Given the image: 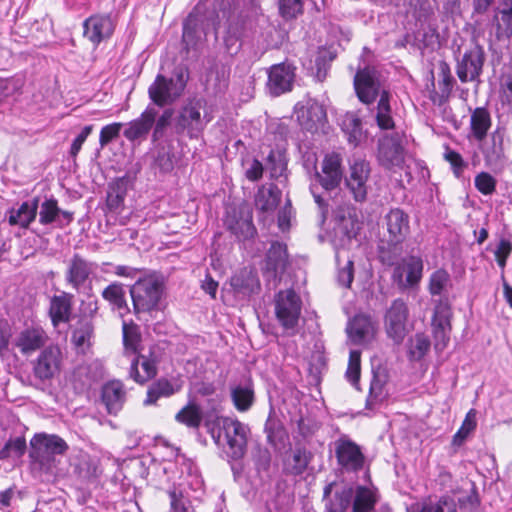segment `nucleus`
Wrapping results in <instances>:
<instances>
[{"mask_svg":"<svg viewBox=\"0 0 512 512\" xmlns=\"http://www.w3.org/2000/svg\"><path fill=\"white\" fill-rule=\"evenodd\" d=\"M68 450L66 441L56 434L38 433L30 440L31 467L47 475H56L61 464L60 456Z\"/></svg>","mask_w":512,"mask_h":512,"instance_id":"1","label":"nucleus"},{"mask_svg":"<svg viewBox=\"0 0 512 512\" xmlns=\"http://www.w3.org/2000/svg\"><path fill=\"white\" fill-rule=\"evenodd\" d=\"M216 425L224 432V439L228 446L227 453L230 457L241 458L246 451L248 426L232 418L217 419L216 422L207 419L205 426L217 444L221 442V433L220 430H216Z\"/></svg>","mask_w":512,"mask_h":512,"instance_id":"2","label":"nucleus"},{"mask_svg":"<svg viewBox=\"0 0 512 512\" xmlns=\"http://www.w3.org/2000/svg\"><path fill=\"white\" fill-rule=\"evenodd\" d=\"M380 258L384 264L393 267L391 281L400 291L412 289L419 285L424 268L420 257L412 255L395 261L389 254L382 253Z\"/></svg>","mask_w":512,"mask_h":512,"instance_id":"3","label":"nucleus"},{"mask_svg":"<svg viewBox=\"0 0 512 512\" xmlns=\"http://www.w3.org/2000/svg\"><path fill=\"white\" fill-rule=\"evenodd\" d=\"M163 291V280L156 274L138 279L130 289L135 313L157 310Z\"/></svg>","mask_w":512,"mask_h":512,"instance_id":"4","label":"nucleus"},{"mask_svg":"<svg viewBox=\"0 0 512 512\" xmlns=\"http://www.w3.org/2000/svg\"><path fill=\"white\" fill-rule=\"evenodd\" d=\"M187 78L188 74L183 68H177L173 78L157 75L148 89L151 101L159 107L172 104L182 94Z\"/></svg>","mask_w":512,"mask_h":512,"instance_id":"5","label":"nucleus"},{"mask_svg":"<svg viewBox=\"0 0 512 512\" xmlns=\"http://www.w3.org/2000/svg\"><path fill=\"white\" fill-rule=\"evenodd\" d=\"M384 329L386 335L394 344L400 345L408 335L409 308L407 303L397 298L393 300L384 314Z\"/></svg>","mask_w":512,"mask_h":512,"instance_id":"6","label":"nucleus"},{"mask_svg":"<svg viewBox=\"0 0 512 512\" xmlns=\"http://www.w3.org/2000/svg\"><path fill=\"white\" fill-rule=\"evenodd\" d=\"M204 106L201 101H191L179 112L176 121L177 132H187L190 138H198L206 125L212 120L208 113L202 115Z\"/></svg>","mask_w":512,"mask_h":512,"instance_id":"7","label":"nucleus"},{"mask_svg":"<svg viewBox=\"0 0 512 512\" xmlns=\"http://www.w3.org/2000/svg\"><path fill=\"white\" fill-rule=\"evenodd\" d=\"M370 175L369 162L361 157H353L349 162L345 184L355 201L363 202L367 199Z\"/></svg>","mask_w":512,"mask_h":512,"instance_id":"8","label":"nucleus"},{"mask_svg":"<svg viewBox=\"0 0 512 512\" xmlns=\"http://www.w3.org/2000/svg\"><path fill=\"white\" fill-rule=\"evenodd\" d=\"M275 313L278 321L286 329L294 328L301 313V300L295 291H280L275 298Z\"/></svg>","mask_w":512,"mask_h":512,"instance_id":"9","label":"nucleus"},{"mask_svg":"<svg viewBox=\"0 0 512 512\" xmlns=\"http://www.w3.org/2000/svg\"><path fill=\"white\" fill-rule=\"evenodd\" d=\"M452 311L446 300H439L435 306L431 327L434 338V347L443 351L450 340Z\"/></svg>","mask_w":512,"mask_h":512,"instance_id":"10","label":"nucleus"},{"mask_svg":"<svg viewBox=\"0 0 512 512\" xmlns=\"http://www.w3.org/2000/svg\"><path fill=\"white\" fill-rule=\"evenodd\" d=\"M485 62V52L481 45L475 44L465 51L458 61L456 74L462 83L472 82L479 78Z\"/></svg>","mask_w":512,"mask_h":512,"instance_id":"11","label":"nucleus"},{"mask_svg":"<svg viewBox=\"0 0 512 512\" xmlns=\"http://www.w3.org/2000/svg\"><path fill=\"white\" fill-rule=\"evenodd\" d=\"M226 227L240 240H247L256 234L252 214L247 207L234 208L227 212Z\"/></svg>","mask_w":512,"mask_h":512,"instance_id":"12","label":"nucleus"},{"mask_svg":"<svg viewBox=\"0 0 512 512\" xmlns=\"http://www.w3.org/2000/svg\"><path fill=\"white\" fill-rule=\"evenodd\" d=\"M294 68L288 64L281 63L273 65L268 73L267 88L271 95L279 96L289 92L294 82Z\"/></svg>","mask_w":512,"mask_h":512,"instance_id":"13","label":"nucleus"},{"mask_svg":"<svg viewBox=\"0 0 512 512\" xmlns=\"http://www.w3.org/2000/svg\"><path fill=\"white\" fill-rule=\"evenodd\" d=\"M388 242L402 243L410 232L409 216L399 208L391 209L385 216Z\"/></svg>","mask_w":512,"mask_h":512,"instance_id":"14","label":"nucleus"},{"mask_svg":"<svg viewBox=\"0 0 512 512\" xmlns=\"http://www.w3.org/2000/svg\"><path fill=\"white\" fill-rule=\"evenodd\" d=\"M378 161L386 169L400 167L404 161V150L395 137L385 136L379 140Z\"/></svg>","mask_w":512,"mask_h":512,"instance_id":"15","label":"nucleus"},{"mask_svg":"<svg viewBox=\"0 0 512 512\" xmlns=\"http://www.w3.org/2000/svg\"><path fill=\"white\" fill-rule=\"evenodd\" d=\"M62 353L59 347L49 346L44 349L34 367L35 375L42 379H50L60 371Z\"/></svg>","mask_w":512,"mask_h":512,"instance_id":"16","label":"nucleus"},{"mask_svg":"<svg viewBox=\"0 0 512 512\" xmlns=\"http://www.w3.org/2000/svg\"><path fill=\"white\" fill-rule=\"evenodd\" d=\"M294 113L299 125L306 131L315 133L318 131L320 121V104L316 99L306 98L298 102Z\"/></svg>","mask_w":512,"mask_h":512,"instance_id":"17","label":"nucleus"},{"mask_svg":"<svg viewBox=\"0 0 512 512\" xmlns=\"http://www.w3.org/2000/svg\"><path fill=\"white\" fill-rule=\"evenodd\" d=\"M346 331L354 344H365L374 339L376 325L370 316L358 314L349 321Z\"/></svg>","mask_w":512,"mask_h":512,"instance_id":"18","label":"nucleus"},{"mask_svg":"<svg viewBox=\"0 0 512 512\" xmlns=\"http://www.w3.org/2000/svg\"><path fill=\"white\" fill-rule=\"evenodd\" d=\"M156 116V109L152 106H148L138 118L125 125L123 131L124 137L131 142L146 138L154 125Z\"/></svg>","mask_w":512,"mask_h":512,"instance_id":"19","label":"nucleus"},{"mask_svg":"<svg viewBox=\"0 0 512 512\" xmlns=\"http://www.w3.org/2000/svg\"><path fill=\"white\" fill-rule=\"evenodd\" d=\"M335 452L338 462L348 470L361 469L364 456L358 445L348 439H339L335 442Z\"/></svg>","mask_w":512,"mask_h":512,"instance_id":"20","label":"nucleus"},{"mask_svg":"<svg viewBox=\"0 0 512 512\" xmlns=\"http://www.w3.org/2000/svg\"><path fill=\"white\" fill-rule=\"evenodd\" d=\"M96 265L75 254L68 263L66 281L73 289L79 290L89 276L94 272Z\"/></svg>","mask_w":512,"mask_h":512,"instance_id":"21","label":"nucleus"},{"mask_svg":"<svg viewBox=\"0 0 512 512\" xmlns=\"http://www.w3.org/2000/svg\"><path fill=\"white\" fill-rule=\"evenodd\" d=\"M353 496L352 487L343 483H331L324 489V498L328 500L327 512H345Z\"/></svg>","mask_w":512,"mask_h":512,"instance_id":"22","label":"nucleus"},{"mask_svg":"<svg viewBox=\"0 0 512 512\" xmlns=\"http://www.w3.org/2000/svg\"><path fill=\"white\" fill-rule=\"evenodd\" d=\"M343 178L342 155L331 152L322 161V188L332 190L339 186Z\"/></svg>","mask_w":512,"mask_h":512,"instance_id":"23","label":"nucleus"},{"mask_svg":"<svg viewBox=\"0 0 512 512\" xmlns=\"http://www.w3.org/2000/svg\"><path fill=\"white\" fill-rule=\"evenodd\" d=\"M84 36L93 44L109 38L114 31V24L109 16L93 15L84 22Z\"/></svg>","mask_w":512,"mask_h":512,"instance_id":"24","label":"nucleus"},{"mask_svg":"<svg viewBox=\"0 0 512 512\" xmlns=\"http://www.w3.org/2000/svg\"><path fill=\"white\" fill-rule=\"evenodd\" d=\"M354 86L357 95L362 102L367 104L373 102L379 89L375 70L371 68L359 70L354 78Z\"/></svg>","mask_w":512,"mask_h":512,"instance_id":"25","label":"nucleus"},{"mask_svg":"<svg viewBox=\"0 0 512 512\" xmlns=\"http://www.w3.org/2000/svg\"><path fill=\"white\" fill-rule=\"evenodd\" d=\"M281 191L277 186H261L255 196V207L264 221L271 216L280 201Z\"/></svg>","mask_w":512,"mask_h":512,"instance_id":"26","label":"nucleus"},{"mask_svg":"<svg viewBox=\"0 0 512 512\" xmlns=\"http://www.w3.org/2000/svg\"><path fill=\"white\" fill-rule=\"evenodd\" d=\"M45 332L38 327L26 328L15 338L14 343L23 354H30L41 348L46 342Z\"/></svg>","mask_w":512,"mask_h":512,"instance_id":"27","label":"nucleus"},{"mask_svg":"<svg viewBox=\"0 0 512 512\" xmlns=\"http://www.w3.org/2000/svg\"><path fill=\"white\" fill-rule=\"evenodd\" d=\"M94 325L91 320H80L72 331L71 343L77 353L86 354L93 343Z\"/></svg>","mask_w":512,"mask_h":512,"instance_id":"28","label":"nucleus"},{"mask_svg":"<svg viewBox=\"0 0 512 512\" xmlns=\"http://www.w3.org/2000/svg\"><path fill=\"white\" fill-rule=\"evenodd\" d=\"M125 390L120 381H110L102 388V401L110 414H116L125 401Z\"/></svg>","mask_w":512,"mask_h":512,"instance_id":"29","label":"nucleus"},{"mask_svg":"<svg viewBox=\"0 0 512 512\" xmlns=\"http://www.w3.org/2000/svg\"><path fill=\"white\" fill-rule=\"evenodd\" d=\"M234 292L240 296H250L260 288L259 279L252 270L243 269L230 280Z\"/></svg>","mask_w":512,"mask_h":512,"instance_id":"30","label":"nucleus"},{"mask_svg":"<svg viewBox=\"0 0 512 512\" xmlns=\"http://www.w3.org/2000/svg\"><path fill=\"white\" fill-rule=\"evenodd\" d=\"M38 200L23 202L17 209L8 211V222L12 226L27 228L37 215Z\"/></svg>","mask_w":512,"mask_h":512,"instance_id":"31","label":"nucleus"},{"mask_svg":"<svg viewBox=\"0 0 512 512\" xmlns=\"http://www.w3.org/2000/svg\"><path fill=\"white\" fill-rule=\"evenodd\" d=\"M129 374L135 382L143 384L156 376L157 368L154 361L135 356L131 359Z\"/></svg>","mask_w":512,"mask_h":512,"instance_id":"32","label":"nucleus"},{"mask_svg":"<svg viewBox=\"0 0 512 512\" xmlns=\"http://www.w3.org/2000/svg\"><path fill=\"white\" fill-rule=\"evenodd\" d=\"M480 150L483 154L486 166L489 168H495L501 165L504 151L501 137L492 135L491 138L483 142L480 146Z\"/></svg>","mask_w":512,"mask_h":512,"instance_id":"33","label":"nucleus"},{"mask_svg":"<svg viewBox=\"0 0 512 512\" xmlns=\"http://www.w3.org/2000/svg\"><path fill=\"white\" fill-rule=\"evenodd\" d=\"M72 299L73 296L65 292H62L60 295L54 296L51 299L50 316L55 326L59 322H66L69 320Z\"/></svg>","mask_w":512,"mask_h":512,"instance_id":"34","label":"nucleus"},{"mask_svg":"<svg viewBox=\"0 0 512 512\" xmlns=\"http://www.w3.org/2000/svg\"><path fill=\"white\" fill-rule=\"evenodd\" d=\"M102 297L109 302L112 309L117 311L123 317L129 312V307L125 298L123 285L120 283H112L102 291Z\"/></svg>","mask_w":512,"mask_h":512,"instance_id":"35","label":"nucleus"},{"mask_svg":"<svg viewBox=\"0 0 512 512\" xmlns=\"http://www.w3.org/2000/svg\"><path fill=\"white\" fill-rule=\"evenodd\" d=\"M182 385L179 383H172L168 379L161 378L154 382L147 391V398L144 400L145 405L155 404L161 397H169L174 393L180 391Z\"/></svg>","mask_w":512,"mask_h":512,"instance_id":"36","label":"nucleus"},{"mask_svg":"<svg viewBox=\"0 0 512 512\" xmlns=\"http://www.w3.org/2000/svg\"><path fill=\"white\" fill-rule=\"evenodd\" d=\"M491 127V116L484 107H478L471 113L470 128L473 137L482 141Z\"/></svg>","mask_w":512,"mask_h":512,"instance_id":"37","label":"nucleus"},{"mask_svg":"<svg viewBox=\"0 0 512 512\" xmlns=\"http://www.w3.org/2000/svg\"><path fill=\"white\" fill-rule=\"evenodd\" d=\"M377 501L376 489L358 486L355 491L352 512H371Z\"/></svg>","mask_w":512,"mask_h":512,"instance_id":"38","label":"nucleus"},{"mask_svg":"<svg viewBox=\"0 0 512 512\" xmlns=\"http://www.w3.org/2000/svg\"><path fill=\"white\" fill-rule=\"evenodd\" d=\"M317 154L313 151H306L303 154V167L310 177V191L314 197L315 202L320 205V193H318V186L320 185L319 172L317 170Z\"/></svg>","mask_w":512,"mask_h":512,"instance_id":"39","label":"nucleus"},{"mask_svg":"<svg viewBox=\"0 0 512 512\" xmlns=\"http://www.w3.org/2000/svg\"><path fill=\"white\" fill-rule=\"evenodd\" d=\"M287 264L286 246L275 242L271 245L266 258V270L276 276Z\"/></svg>","mask_w":512,"mask_h":512,"instance_id":"40","label":"nucleus"},{"mask_svg":"<svg viewBox=\"0 0 512 512\" xmlns=\"http://www.w3.org/2000/svg\"><path fill=\"white\" fill-rule=\"evenodd\" d=\"M388 382V373L385 368L379 366L373 368V378L370 383V390L367 403L373 405L384 397V387Z\"/></svg>","mask_w":512,"mask_h":512,"instance_id":"41","label":"nucleus"},{"mask_svg":"<svg viewBox=\"0 0 512 512\" xmlns=\"http://www.w3.org/2000/svg\"><path fill=\"white\" fill-rule=\"evenodd\" d=\"M342 130L347 135L348 142L357 146L364 138L361 120L354 113H347L342 119Z\"/></svg>","mask_w":512,"mask_h":512,"instance_id":"42","label":"nucleus"},{"mask_svg":"<svg viewBox=\"0 0 512 512\" xmlns=\"http://www.w3.org/2000/svg\"><path fill=\"white\" fill-rule=\"evenodd\" d=\"M346 254L347 252L345 250L338 251L336 254V260L339 266L338 282L342 286L349 288L354 278V264Z\"/></svg>","mask_w":512,"mask_h":512,"instance_id":"43","label":"nucleus"},{"mask_svg":"<svg viewBox=\"0 0 512 512\" xmlns=\"http://www.w3.org/2000/svg\"><path fill=\"white\" fill-rule=\"evenodd\" d=\"M233 403L238 411H247L254 400V392L251 385H238L231 392Z\"/></svg>","mask_w":512,"mask_h":512,"instance_id":"44","label":"nucleus"},{"mask_svg":"<svg viewBox=\"0 0 512 512\" xmlns=\"http://www.w3.org/2000/svg\"><path fill=\"white\" fill-rule=\"evenodd\" d=\"M450 286V275L444 269L434 271L429 277L428 290L433 296L447 293Z\"/></svg>","mask_w":512,"mask_h":512,"instance_id":"45","label":"nucleus"},{"mask_svg":"<svg viewBox=\"0 0 512 512\" xmlns=\"http://www.w3.org/2000/svg\"><path fill=\"white\" fill-rule=\"evenodd\" d=\"M175 419L187 427L198 428L202 421V414L197 404L189 403L176 414Z\"/></svg>","mask_w":512,"mask_h":512,"instance_id":"46","label":"nucleus"},{"mask_svg":"<svg viewBox=\"0 0 512 512\" xmlns=\"http://www.w3.org/2000/svg\"><path fill=\"white\" fill-rule=\"evenodd\" d=\"M123 343L125 353L135 357L140 349V333L136 325L123 322Z\"/></svg>","mask_w":512,"mask_h":512,"instance_id":"47","label":"nucleus"},{"mask_svg":"<svg viewBox=\"0 0 512 512\" xmlns=\"http://www.w3.org/2000/svg\"><path fill=\"white\" fill-rule=\"evenodd\" d=\"M267 438L275 449L281 451L285 449L288 444V434L282 425L274 422L266 424Z\"/></svg>","mask_w":512,"mask_h":512,"instance_id":"48","label":"nucleus"},{"mask_svg":"<svg viewBox=\"0 0 512 512\" xmlns=\"http://www.w3.org/2000/svg\"><path fill=\"white\" fill-rule=\"evenodd\" d=\"M376 121L381 129H391L394 127V121L391 116L388 93L383 92L377 106Z\"/></svg>","mask_w":512,"mask_h":512,"instance_id":"49","label":"nucleus"},{"mask_svg":"<svg viewBox=\"0 0 512 512\" xmlns=\"http://www.w3.org/2000/svg\"><path fill=\"white\" fill-rule=\"evenodd\" d=\"M476 425H477L476 411L474 409H471L466 414L461 427L453 436L452 444L454 446H461L465 442L467 437L475 430Z\"/></svg>","mask_w":512,"mask_h":512,"instance_id":"50","label":"nucleus"},{"mask_svg":"<svg viewBox=\"0 0 512 512\" xmlns=\"http://www.w3.org/2000/svg\"><path fill=\"white\" fill-rule=\"evenodd\" d=\"M430 349V340L423 333H417L410 340L408 355L411 360H420Z\"/></svg>","mask_w":512,"mask_h":512,"instance_id":"51","label":"nucleus"},{"mask_svg":"<svg viewBox=\"0 0 512 512\" xmlns=\"http://www.w3.org/2000/svg\"><path fill=\"white\" fill-rule=\"evenodd\" d=\"M512 5V0H511ZM500 17L496 14L493 22L496 25V34L500 38L502 36H509L512 33V6L499 11Z\"/></svg>","mask_w":512,"mask_h":512,"instance_id":"52","label":"nucleus"},{"mask_svg":"<svg viewBox=\"0 0 512 512\" xmlns=\"http://www.w3.org/2000/svg\"><path fill=\"white\" fill-rule=\"evenodd\" d=\"M361 370V353L358 350H351L349 354V362L346 370L347 380L357 389Z\"/></svg>","mask_w":512,"mask_h":512,"instance_id":"53","label":"nucleus"},{"mask_svg":"<svg viewBox=\"0 0 512 512\" xmlns=\"http://www.w3.org/2000/svg\"><path fill=\"white\" fill-rule=\"evenodd\" d=\"M60 217V210L57 206V201L49 199L41 204L39 213V222L43 225L50 224L57 221Z\"/></svg>","mask_w":512,"mask_h":512,"instance_id":"54","label":"nucleus"},{"mask_svg":"<svg viewBox=\"0 0 512 512\" xmlns=\"http://www.w3.org/2000/svg\"><path fill=\"white\" fill-rule=\"evenodd\" d=\"M26 450V441L23 437L10 439L0 451V458H8L12 455L22 456Z\"/></svg>","mask_w":512,"mask_h":512,"instance_id":"55","label":"nucleus"},{"mask_svg":"<svg viewBox=\"0 0 512 512\" xmlns=\"http://www.w3.org/2000/svg\"><path fill=\"white\" fill-rule=\"evenodd\" d=\"M309 462V455L305 450L297 449L294 451L291 460L288 459L287 469L293 474L301 473Z\"/></svg>","mask_w":512,"mask_h":512,"instance_id":"56","label":"nucleus"},{"mask_svg":"<svg viewBox=\"0 0 512 512\" xmlns=\"http://www.w3.org/2000/svg\"><path fill=\"white\" fill-rule=\"evenodd\" d=\"M443 157L451 165L455 176L460 177L464 169L467 167V164L463 160L462 156L458 152L446 146Z\"/></svg>","mask_w":512,"mask_h":512,"instance_id":"57","label":"nucleus"},{"mask_svg":"<svg viewBox=\"0 0 512 512\" xmlns=\"http://www.w3.org/2000/svg\"><path fill=\"white\" fill-rule=\"evenodd\" d=\"M475 187L485 195H489L495 191L496 181L486 172H481L475 177Z\"/></svg>","mask_w":512,"mask_h":512,"instance_id":"58","label":"nucleus"},{"mask_svg":"<svg viewBox=\"0 0 512 512\" xmlns=\"http://www.w3.org/2000/svg\"><path fill=\"white\" fill-rule=\"evenodd\" d=\"M122 126H123V124L118 123V122L104 126L100 131V136H99L100 146L104 147L109 142H111L113 139L118 137Z\"/></svg>","mask_w":512,"mask_h":512,"instance_id":"59","label":"nucleus"},{"mask_svg":"<svg viewBox=\"0 0 512 512\" xmlns=\"http://www.w3.org/2000/svg\"><path fill=\"white\" fill-rule=\"evenodd\" d=\"M279 10L283 17H295L302 10L301 0H278Z\"/></svg>","mask_w":512,"mask_h":512,"instance_id":"60","label":"nucleus"},{"mask_svg":"<svg viewBox=\"0 0 512 512\" xmlns=\"http://www.w3.org/2000/svg\"><path fill=\"white\" fill-rule=\"evenodd\" d=\"M172 116V109H166L157 120L155 119V127L152 135L154 141H157L163 136L164 130L169 126Z\"/></svg>","mask_w":512,"mask_h":512,"instance_id":"61","label":"nucleus"},{"mask_svg":"<svg viewBox=\"0 0 512 512\" xmlns=\"http://www.w3.org/2000/svg\"><path fill=\"white\" fill-rule=\"evenodd\" d=\"M98 363L80 365L75 369L74 376L78 377L83 384L90 383L97 378L96 372H92V368L98 369Z\"/></svg>","mask_w":512,"mask_h":512,"instance_id":"62","label":"nucleus"},{"mask_svg":"<svg viewBox=\"0 0 512 512\" xmlns=\"http://www.w3.org/2000/svg\"><path fill=\"white\" fill-rule=\"evenodd\" d=\"M294 216V212L292 209V205L290 200L288 199L285 205L281 208L278 213V227L282 231H287L291 226V220Z\"/></svg>","mask_w":512,"mask_h":512,"instance_id":"63","label":"nucleus"},{"mask_svg":"<svg viewBox=\"0 0 512 512\" xmlns=\"http://www.w3.org/2000/svg\"><path fill=\"white\" fill-rule=\"evenodd\" d=\"M512 252V243L509 240L501 239L495 250V257L498 265L504 268L506 260Z\"/></svg>","mask_w":512,"mask_h":512,"instance_id":"64","label":"nucleus"}]
</instances>
